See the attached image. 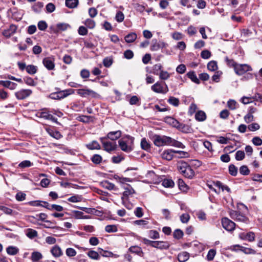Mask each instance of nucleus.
I'll list each match as a JSON object with an SVG mask.
<instances>
[{
  "mask_svg": "<svg viewBox=\"0 0 262 262\" xmlns=\"http://www.w3.org/2000/svg\"><path fill=\"white\" fill-rule=\"evenodd\" d=\"M153 142L154 144L158 147L164 145H170L182 149L185 147V145L181 142L166 136L156 135L153 137Z\"/></svg>",
  "mask_w": 262,
  "mask_h": 262,
  "instance_id": "1",
  "label": "nucleus"
},
{
  "mask_svg": "<svg viewBox=\"0 0 262 262\" xmlns=\"http://www.w3.org/2000/svg\"><path fill=\"white\" fill-rule=\"evenodd\" d=\"M134 137L129 135H126L118 141L119 146L122 151L129 153L134 148Z\"/></svg>",
  "mask_w": 262,
  "mask_h": 262,
  "instance_id": "2",
  "label": "nucleus"
},
{
  "mask_svg": "<svg viewBox=\"0 0 262 262\" xmlns=\"http://www.w3.org/2000/svg\"><path fill=\"white\" fill-rule=\"evenodd\" d=\"M178 170L185 177L191 179L194 176V172L190 166L184 161H180L177 164Z\"/></svg>",
  "mask_w": 262,
  "mask_h": 262,
  "instance_id": "3",
  "label": "nucleus"
},
{
  "mask_svg": "<svg viewBox=\"0 0 262 262\" xmlns=\"http://www.w3.org/2000/svg\"><path fill=\"white\" fill-rule=\"evenodd\" d=\"M74 93V90L69 89L57 92L52 93L49 95V98L54 100H60Z\"/></svg>",
  "mask_w": 262,
  "mask_h": 262,
  "instance_id": "4",
  "label": "nucleus"
},
{
  "mask_svg": "<svg viewBox=\"0 0 262 262\" xmlns=\"http://www.w3.org/2000/svg\"><path fill=\"white\" fill-rule=\"evenodd\" d=\"M229 61L234 67L235 72L238 75H242L246 72L252 70L251 68L248 64H236L233 60H229Z\"/></svg>",
  "mask_w": 262,
  "mask_h": 262,
  "instance_id": "5",
  "label": "nucleus"
},
{
  "mask_svg": "<svg viewBox=\"0 0 262 262\" xmlns=\"http://www.w3.org/2000/svg\"><path fill=\"white\" fill-rule=\"evenodd\" d=\"M105 137H101L100 140L102 144L103 149L108 152H111L117 148V145L116 142H111L107 140Z\"/></svg>",
  "mask_w": 262,
  "mask_h": 262,
  "instance_id": "6",
  "label": "nucleus"
},
{
  "mask_svg": "<svg viewBox=\"0 0 262 262\" xmlns=\"http://www.w3.org/2000/svg\"><path fill=\"white\" fill-rule=\"evenodd\" d=\"M165 86H163L161 82L158 81L151 86V90L156 93L165 94L169 91L167 85L164 82Z\"/></svg>",
  "mask_w": 262,
  "mask_h": 262,
  "instance_id": "7",
  "label": "nucleus"
},
{
  "mask_svg": "<svg viewBox=\"0 0 262 262\" xmlns=\"http://www.w3.org/2000/svg\"><path fill=\"white\" fill-rule=\"evenodd\" d=\"M77 93L82 97L96 98L99 96L96 92L88 89H78L77 90Z\"/></svg>",
  "mask_w": 262,
  "mask_h": 262,
  "instance_id": "8",
  "label": "nucleus"
},
{
  "mask_svg": "<svg viewBox=\"0 0 262 262\" xmlns=\"http://www.w3.org/2000/svg\"><path fill=\"white\" fill-rule=\"evenodd\" d=\"M223 227L228 231H232L235 227V224L227 217H224L222 220Z\"/></svg>",
  "mask_w": 262,
  "mask_h": 262,
  "instance_id": "9",
  "label": "nucleus"
},
{
  "mask_svg": "<svg viewBox=\"0 0 262 262\" xmlns=\"http://www.w3.org/2000/svg\"><path fill=\"white\" fill-rule=\"evenodd\" d=\"M32 93L29 89H21L15 93V96L18 100H23L28 97Z\"/></svg>",
  "mask_w": 262,
  "mask_h": 262,
  "instance_id": "10",
  "label": "nucleus"
},
{
  "mask_svg": "<svg viewBox=\"0 0 262 262\" xmlns=\"http://www.w3.org/2000/svg\"><path fill=\"white\" fill-rule=\"evenodd\" d=\"M230 215L232 219L236 221L246 222L247 221V217L238 211L232 210L230 212Z\"/></svg>",
  "mask_w": 262,
  "mask_h": 262,
  "instance_id": "11",
  "label": "nucleus"
},
{
  "mask_svg": "<svg viewBox=\"0 0 262 262\" xmlns=\"http://www.w3.org/2000/svg\"><path fill=\"white\" fill-rule=\"evenodd\" d=\"M42 63L48 70H53L55 68L54 59L52 57H47L43 58Z\"/></svg>",
  "mask_w": 262,
  "mask_h": 262,
  "instance_id": "12",
  "label": "nucleus"
},
{
  "mask_svg": "<svg viewBox=\"0 0 262 262\" xmlns=\"http://www.w3.org/2000/svg\"><path fill=\"white\" fill-rule=\"evenodd\" d=\"M170 244L167 241H154L152 247L160 250L167 249Z\"/></svg>",
  "mask_w": 262,
  "mask_h": 262,
  "instance_id": "13",
  "label": "nucleus"
},
{
  "mask_svg": "<svg viewBox=\"0 0 262 262\" xmlns=\"http://www.w3.org/2000/svg\"><path fill=\"white\" fill-rule=\"evenodd\" d=\"M123 188L125 190L123 193V196L121 197L123 204L124 203V200L126 198L135 193L134 189L129 185H126Z\"/></svg>",
  "mask_w": 262,
  "mask_h": 262,
  "instance_id": "14",
  "label": "nucleus"
},
{
  "mask_svg": "<svg viewBox=\"0 0 262 262\" xmlns=\"http://www.w3.org/2000/svg\"><path fill=\"white\" fill-rule=\"evenodd\" d=\"M17 29V27L14 25H11L9 28L4 30L2 34L7 38H9L10 36H11L12 35H13Z\"/></svg>",
  "mask_w": 262,
  "mask_h": 262,
  "instance_id": "15",
  "label": "nucleus"
},
{
  "mask_svg": "<svg viewBox=\"0 0 262 262\" xmlns=\"http://www.w3.org/2000/svg\"><path fill=\"white\" fill-rule=\"evenodd\" d=\"M122 135L121 130H117L109 132L106 137V139H109L113 141H115L120 138Z\"/></svg>",
  "mask_w": 262,
  "mask_h": 262,
  "instance_id": "16",
  "label": "nucleus"
},
{
  "mask_svg": "<svg viewBox=\"0 0 262 262\" xmlns=\"http://www.w3.org/2000/svg\"><path fill=\"white\" fill-rule=\"evenodd\" d=\"M165 122L173 127L177 128H180L181 126H182V124H181L178 121L171 117H166L165 118Z\"/></svg>",
  "mask_w": 262,
  "mask_h": 262,
  "instance_id": "17",
  "label": "nucleus"
},
{
  "mask_svg": "<svg viewBox=\"0 0 262 262\" xmlns=\"http://www.w3.org/2000/svg\"><path fill=\"white\" fill-rule=\"evenodd\" d=\"M0 85H2L4 87L8 88L11 90L15 89L17 85L16 83L8 80H1Z\"/></svg>",
  "mask_w": 262,
  "mask_h": 262,
  "instance_id": "18",
  "label": "nucleus"
},
{
  "mask_svg": "<svg viewBox=\"0 0 262 262\" xmlns=\"http://www.w3.org/2000/svg\"><path fill=\"white\" fill-rule=\"evenodd\" d=\"M47 217H48V215L47 214H46L45 213H40L39 214H36V216H30L29 219L31 222H32V219H37V217H38L39 218L38 220H39L43 221L47 223L52 224V222L48 221V220H46V219L47 218Z\"/></svg>",
  "mask_w": 262,
  "mask_h": 262,
  "instance_id": "19",
  "label": "nucleus"
},
{
  "mask_svg": "<svg viewBox=\"0 0 262 262\" xmlns=\"http://www.w3.org/2000/svg\"><path fill=\"white\" fill-rule=\"evenodd\" d=\"M129 251L133 253H135L141 257H143L144 255V253L141 247L137 246H131L129 248Z\"/></svg>",
  "mask_w": 262,
  "mask_h": 262,
  "instance_id": "20",
  "label": "nucleus"
},
{
  "mask_svg": "<svg viewBox=\"0 0 262 262\" xmlns=\"http://www.w3.org/2000/svg\"><path fill=\"white\" fill-rule=\"evenodd\" d=\"M175 150L172 149H168L165 150L162 154V158L167 160H171L173 156Z\"/></svg>",
  "mask_w": 262,
  "mask_h": 262,
  "instance_id": "21",
  "label": "nucleus"
},
{
  "mask_svg": "<svg viewBox=\"0 0 262 262\" xmlns=\"http://www.w3.org/2000/svg\"><path fill=\"white\" fill-rule=\"evenodd\" d=\"M189 258V253L187 252H182L178 255V259L180 262H185Z\"/></svg>",
  "mask_w": 262,
  "mask_h": 262,
  "instance_id": "22",
  "label": "nucleus"
},
{
  "mask_svg": "<svg viewBox=\"0 0 262 262\" xmlns=\"http://www.w3.org/2000/svg\"><path fill=\"white\" fill-rule=\"evenodd\" d=\"M86 147L90 150L93 149H101V146L98 142L96 141H93L91 143L87 144L86 145Z\"/></svg>",
  "mask_w": 262,
  "mask_h": 262,
  "instance_id": "23",
  "label": "nucleus"
},
{
  "mask_svg": "<svg viewBox=\"0 0 262 262\" xmlns=\"http://www.w3.org/2000/svg\"><path fill=\"white\" fill-rule=\"evenodd\" d=\"M40 116L41 118L47 120H52L54 122H56L57 121V119L55 118L52 115L46 112H41L40 114Z\"/></svg>",
  "mask_w": 262,
  "mask_h": 262,
  "instance_id": "24",
  "label": "nucleus"
},
{
  "mask_svg": "<svg viewBox=\"0 0 262 262\" xmlns=\"http://www.w3.org/2000/svg\"><path fill=\"white\" fill-rule=\"evenodd\" d=\"M78 3V0H66V6L71 9L76 8Z\"/></svg>",
  "mask_w": 262,
  "mask_h": 262,
  "instance_id": "25",
  "label": "nucleus"
},
{
  "mask_svg": "<svg viewBox=\"0 0 262 262\" xmlns=\"http://www.w3.org/2000/svg\"><path fill=\"white\" fill-rule=\"evenodd\" d=\"M52 255L55 257H59L62 254L60 248L58 246H55L51 250Z\"/></svg>",
  "mask_w": 262,
  "mask_h": 262,
  "instance_id": "26",
  "label": "nucleus"
},
{
  "mask_svg": "<svg viewBox=\"0 0 262 262\" xmlns=\"http://www.w3.org/2000/svg\"><path fill=\"white\" fill-rule=\"evenodd\" d=\"M137 37V35L135 33H130L125 36V40L127 43H132L136 39Z\"/></svg>",
  "mask_w": 262,
  "mask_h": 262,
  "instance_id": "27",
  "label": "nucleus"
},
{
  "mask_svg": "<svg viewBox=\"0 0 262 262\" xmlns=\"http://www.w3.org/2000/svg\"><path fill=\"white\" fill-rule=\"evenodd\" d=\"M6 251L9 255H15L18 252L19 249L16 247L10 246L7 248Z\"/></svg>",
  "mask_w": 262,
  "mask_h": 262,
  "instance_id": "28",
  "label": "nucleus"
},
{
  "mask_svg": "<svg viewBox=\"0 0 262 262\" xmlns=\"http://www.w3.org/2000/svg\"><path fill=\"white\" fill-rule=\"evenodd\" d=\"M195 118L199 121H203L206 119V115L204 112L199 111L195 114Z\"/></svg>",
  "mask_w": 262,
  "mask_h": 262,
  "instance_id": "29",
  "label": "nucleus"
},
{
  "mask_svg": "<svg viewBox=\"0 0 262 262\" xmlns=\"http://www.w3.org/2000/svg\"><path fill=\"white\" fill-rule=\"evenodd\" d=\"M73 213L75 216V217L77 219H90V216L89 215H84L82 212L74 210L73 211Z\"/></svg>",
  "mask_w": 262,
  "mask_h": 262,
  "instance_id": "30",
  "label": "nucleus"
},
{
  "mask_svg": "<svg viewBox=\"0 0 262 262\" xmlns=\"http://www.w3.org/2000/svg\"><path fill=\"white\" fill-rule=\"evenodd\" d=\"M234 247H237L239 248V250L243 252L245 254H255V251L254 250L249 248H246L243 246H241L239 245H235Z\"/></svg>",
  "mask_w": 262,
  "mask_h": 262,
  "instance_id": "31",
  "label": "nucleus"
},
{
  "mask_svg": "<svg viewBox=\"0 0 262 262\" xmlns=\"http://www.w3.org/2000/svg\"><path fill=\"white\" fill-rule=\"evenodd\" d=\"M164 46V43L161 42V43H158L157 42V40L155 41V42H154V40H152V44L150 47V49L151 51H158L160 48H163Z\"/></svg>",
  "mask_w": 262,
  "mask_h": 262,
  "instance_id": "32",
  "label": "nucleus"
},
{
  "mask_svg": "<svg viewBox=\"0 0 262 262\" xmlns=\"http://www.w3.org/2000/svg\"><path fill=\"white\" fill-rule=\"evenodd\" d=\"M102 186L104 188L111 190H116L117 189L116 188L115 185L112 183L109 182L107 181H105L102 183Z\"/></svg>",
  "mask_w": 262,
  "mask_h": 262,
  "instance_id": "33",
  "label": "nucleus"
},
{
  "mask_svg": "<svg viewBox=\"0 0 262 262\" xmlns=\"http://www.w3.org/2000/svg\"><path fill=\"white\" fill-rule=\"evenodd\" d=\"M141 147L142 149L148 151L150 148V144L145 138H143L141 141Z\"/></svg>",
  "mask_w": 262,
  "mask_h": 262,
  "instance_id": "34",
  "label": "nucleus"
},
{
  "mask_svg": "<svg viewBox=\"0 0 262 262\" xmlns=\"http://www.w3.org/2000/svg\"><path fill=\"white\" fill-rule=\"evenodd\" d=\"M42 258V254L39 252H33L32 253L31 259L32 262H38V260Z\"/></svg>",
  "mask_w": 262,
  "mask_h": 262,
  "instance_id": "35",
  "label": "nucleus"
},
{
  "mask_svg": "<svg viewBox=\"0 0 262 262\" xmlns=\"http://www.w3.org/2000/svg\"><path fill=\"white\" fill-rule=\"evenodd\" d=\"M83 23L87 28L90 29H93L95 27L96 24L95 21L93 19L88 18L83 22Z\"/></svg>",
  "mask_w": 262,
  "mask_h": 262,
  "instance_id": "36",
  "label": "nucleus"
},
{
  "mask_svg": "<svg viewBox=\"0 0 262 262\" xmlns=\"http://www.w3.org/2000/svg\"><path fill=\"white\" fill-rule=\"evenodd\" d=\"M187 76L188 78H189L193 82H195V83L199 84L200 83V80L197 78V76L196 74H195L194 72L191 71L187 73Z\"/></svg>",
  "mask_w": 262,
  "mask_h": 262,
  "instance_id": "37",
  "label": "nucleus"
},
{
  "mask_svg": "<svg viewBox=\"0 0 262 262\" xmlns=\"http://www.w3.org/2000/svg\"><path fill=\"white\" fill-rule=\"evenodd\" d=\"M37 67L32 64L28 65L26 67V71L31 75L35 74L37 72Z\"/></svg>",
  "mask_w": 262,
  "mask_h": 262,
  "instance_id": "38",
  "label": "nucleus"
},
{
  "mask_svg": "<svg viewBox=\"0 0 262 262\" xmlns=\"http://www.w3.org/2000/svg\"><path fill=\"white\" fill-rule=\"evenodd\" d=\"M207 68L210 71H215L217 69V62L212 60L208 62Z\"/></svg>",
  "mask_w": 262,
  "mask_h": 262,
  "instance_id": "39",
  "label": "nucleus"
},
{
  "mask_svg": "<svg viewBox=\"0 0 262 262\" xmlns=\"http://www.w3.org/2000/svg\"><path fill=\"white\" fill-rule=\"evenodd\" d=\"M43 7L42 2H37L32 6V9L36 13H39L41 11V9Z\"/></svg>",
  "mask_w": 262,
  "mask_h": 262,
  "instance_id": "40",
  "label": "nucleus"
},
{
  "mask_svg": "<svg viewBox=\"0 0 262 262\" xmlns=\"http://www.w3.org/2000/svg\"><path fill=\"white\" fill-rule=\"evenodd\" d=\"M105 230L107 233H113L117 232L118 229L115 225H108L105 226Z\"/></svg>",
  "mask_w": 262,
  "mask_h": 262,
  "instance_id": "41",
  "label": "nucleus"
},
{
  "mask_svg": "<svg viewBox=\"0 0 262 262\" xmlns=\"http://www.w3.org/2000/svg\"><path fill=\"white\" fill-rule=\"evenodd\" d=\"M178 184L179 188L181 190H182L183 191H186L187 190L188 186H187V185L185 184V183L182 179H178Z\"/></svg>",
  "mask_w": 262,
  "mask_h": 262,
  "instance_id": "42",
  "label": "nucleus"
},
{
  "mask_svg": "<svg viewBox=\"0 0 262 262\" xmlns=\"http://www.w3.org/2000/svg\"><path fill=\"white\" fill-rule=\"evenodd\" d=\"M174 184L173 181L171 179H165L162 181V185L165 187H172Z\"/></svg>",
  "mask_w": 262,
  "mask_h": 262,
  "instance_id": "43",
  "label": "nucleus"
},
{
  "mask_svg": "<svg viewBox=\"0 0 262 262\" xmlns=\"http://www.w3.org/2000/svg\"><path fill=\"white\" fill-rule=\"evenodd\" d=\"M167 101L169 104L174 106H178L180 102L178 98H177L172 96L170 97L168 99Z\"/></svg>",
  "mask_w": 262,
  "mask_h": 262,
  "instance_id": "44",
  "label": "nucleus"
},
{
  "mask_svg": "<svg viewBox=\"0 0 262 262\" xmlns=\"http://www.w3.org/2000/svg\"><path fill=\"white\" fill-rule=\"evenodd\" d=\"M102 160V157L98 154H95L91 158L92 161L96 164H100Z\"/></svg>",
  "mask_w": 262,
  "mask_h": 262,
  "instance_id": "45",
  "label": "nucleus"
},
{
  "mask_svg": "<svg viewBox=\"0 0 262 262\" xmlns=\"http://www.w3.org/2000/svg\"><path fill=\"white\" fill-rule=\"evenodd\" d=\"M27 236L30 238H33L37 236V232L32 229H28L26 233Z\"/></svg>",
  "mask_w": 262,
  "mask_h": 262,
  "instance_id": "46",
  "label": "nucleus"
},
{
  "mask_svg": "<svg viewBox=\"0 0 262 262\" xmlns=\"http://www.w3.org/2000/svg\"><path fill=\"white\" fill-rule=\"evenodd\" d=\"M148 236L150 238L153 239H156L160 238L159 232L156 230H150L148 232Z\"/></svg>",
  "mask_w": 262,
  "mask_h": 262,
  "instance_id": "47",
  "label": "nucleus"
},
{
  "mask_svg": "<svg viewBox=\"0 0 262 262\" xmlns=\"http://www.w3.org/2000/svg\"><path fill=\"white\" fill-rule=\"evenodd\" d=\"M70 28V25L67 23H59L57 24V28L60 31H66Z\"/></svg>",
  "mask_w": 262,
  "mask_h": 262,
  "instance_id": "48",
  "label": "nucleus"
},
{
  "mask_svg": "<svg viewBox=\"0 0 262 262\" xmlns=\"http://www.w3.org/2000/svg\"><path fill=\"white\" fill-rule=\"evenodd\" d=\"M89 257L93 259L98 260L99 259V255L96 251L91 250L88 253Z\"/></svg>",
  "mask_w": 262,
  "mask_h": 262,
  "instance_id": "49",
  "label": "nucleus"
},
{
  "mask_svg": "<svg viewBox=\"0 0 262 262\" xmlns=\"http://www.w3.org/2000/svg\"><path fill=\"white\" fill-rule=\"evenodd\" d=\"M239 173L244 176H247L250 173V170L246 165L242 166L239 169Z\"/></svg>",
  "mask_w": 262,
  "mask_h": 262,
  "instance_id": "50",
  "label": "nucleus"
},
{
  "mask_svg": "<svg viewBox=\"0 0 262 262\" xmlns=\"http://www.w3.org/2000/svg\"><path fill=\"white\" fill-rule=\"evenodd\" d=\"M229 172L233 176H236L237 174V168L233 164H231L229 166Z\"/></svg>",
  "mask_w": 262,
  "mask_h": 262,
  "instance_id": "51",
  "label": "nucleus"
},
{
  "mask_svg": "<svg viewBox=\"0 0 262 262\" xmlns=\"http://www.w3.org/2000/svg\"><path fill=\"white\" fill-rule=\"evenodd\" d=\"M158 75L159 76L160 79L161 80H167L170 77V74L169 73L163 70L161 71Z\"/></svg>",
  "mask_w": 262,
  "mask_h": 262,
  "instance_id": "52",
  "label": "nucleus"
},
{
  "mask_svg": "<svg viewBox=\"0 0 262 262\" xmlns=\"http://www.w3.org/2000/svg\"><path fill=\"white\" fill-rule=\"evenodd\" d=\"M245 154L244 151L242 150H238L235 154V159L237 161H241L245 158Z\"/></svg>",
  "mask_w": 262,
  "mask_h": 262,
  "instance_id": "53",
  "label": "nucleus"
},
{
  "mask_svg": "<svg viewBox=\"0 0 262 262\" xmlns=\"http://www.w3.org/2000/svg\"><path fill=\"white\" fill-rule=\"evenodd\" d=\"M48 132L51 137L57 139H59L62 137L61 135L58 131L49 130H48Z\"/></svg>",
  "mask_w": 262,
  "mask_h": 262,
  "instance_id": "54",
  "label": "nucleus"
},
{
  "mask_svg": "<svg viewBox=\"0 0 262 262\" xmlns=\"http://www.w3.org/2000/svg\"><path fill=\"white\" fill-rule=\"evenodd\" d=\"M260 126L257 123H253L248 126V129L251 132H255L259 129Z\"/></svg>",
  "mask_w": 262,
  "mask_h": 262,
  "instance_id": "55",
  "label": "nucleus"
},
{
  "mask_svg": "<svg viewBox=\"0 0 262 262\" xmlns=\"http://www.w3.org/2000/svg\"><path fill=\"white\" fill-rule=\"evenodd\" d=\"M32 165H33V163H31L30 161H29V160H25V161H23L21 162H20L18 166L20 168H26V167H30V166H31Z\"/></svg>",
  "mask_w": 262,
  "mask_h": 262,
  "instance_id": "56",
  "label": "nucleus"
},
{
  "mask_svg": "<svg viewBox=\"0 0 262 262\" xmlns=\"http://www.w3.org/2000/svg\"><path fill=\"white\" fill-rule=\"evenodd\" d=\"M237 102L234 100L230 99L227 102L228 107L232 110H235L237 107Z\"/></svg>",
  "mask_w": 262,
  "mask_h": 262,
  "instance_id": "57",
  "label": "nucleus"
},
{
  "mask_svg": "<svg viewBox=\"0 0 262 262\" xmlns=\"http://www.w3.org/2000/svg\"><path fill=\"white\" fill-rule=\"evenodd\" d=\"M162 66L161 64L158 63L155 64L153 67V73L155 75H158L162 70Z\"/></svg>",
  "mask_w": 262,
  "mask_h": 262,
  "instance_id": "58",
  "label": "nucleus"
},
{
  "mask_svg": "<svg viewBox=\"0 0 262 262\" xmlns=\"http://www.w3.org/2000/svg\"><path fill=\"white\" fill-rule=\"evenodd\" d=\"M183 235V232L180 229H176L173 233V237L177 239L181 238Z\"/></svg>",
  "mask_w": 262,
  "mask_h": 262,
  "instance_id": "59",
  "label": "nucleus"
},
{
  "mask_svg": "<svg viewBox=\"0 0 262 262\" xmlns=\"http://www.w3.org/2000/svg\"><path fill=\"white\" fill-rule=\"evenodd\" d=\"M216 254V251L215 250L210 249L209 250L208 254L207 255V259L208 260L211 261L213 259Z\"/></svg>",
  "mask_w": 262,
  "mask_h": 262,
  "instance_id": "60",
  "label": "nucleus"
},
{
  "mask_svg": "<svg viewBox=\"0 0 262 262\" xmlns=\"http://www.w3.org/2000/svg\"><path fill=\"white\" fill-rule=\"evenodd\" d=\"M115 18L117 21L121 23L123 21L124 19V15L121 11H118L116 15Z\"/></svg>",
  "mask_w": 262,
  "mask_h": 262,
  "instance_id": "61",
  "label": "nucleus"
},
{
  "mask_svg": "<svg viewBox=\"0 0 262 262\" xmlns=\"http://www.w3.org/2000/svg\"><path fill=\"white\" fill-rule=\"evenodd\" d=\"M48 27L47 24L45 21L41 20L38 23V28L41 31H45Z\"/></svg>",
  "mask_w": 262,
  "mask_h": 262,
  "instance_id": "62",
  "label": "nucleus"
},
{
  "mask_svg": "<svg viewBox=\"0 0 262 262\" xmlns=\"http://www.w3.org/2000/svg\"><path fill=\"white\" fill-rule=\"evenodd\" d=\"M201 56L203 59H208L211 56V52L207 50H203L201 53Z\"/></svg>",
  "mask_w": 262,
  "mask_h": 262,
  "instance_id": "63",
  "label": "nucleus"
},
{
  "mask_svg": "<svg viewBox=\"0 0 262 262\" xmlns=\"http://www.w3.org/2000/svg\"><path fill=\"white\" fill-rule=\"evenodd\" d=\"M252 142L256 146H260L262 144V140L258 137H254L252 140Z\"/></svg>",
  "mask_w": 262,
  "mask_h": 262,
  "instance_id": "64",
  "label": "nucleus"
}]
</instances>
